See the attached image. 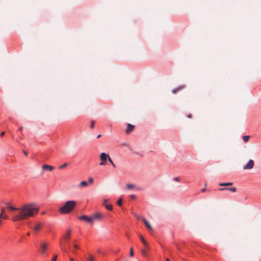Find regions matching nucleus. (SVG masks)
Instances as JSON below:
<instances>
[{
	"label": "nucleus",
	"instance_id": "obj_1",
	"mask_svg": "<svg viewBox=\"0 0 261 261\" xmlns=\"http://www.w3.org/2000/svg\"><path fill=\"white\" fill-rule=\"evenodd\" d=\"M8 208L11 211L19 210L20 212L12 218L13 221H17L27 219L30 217H33L37 214L39 211V208L34 204H25L20 208H16L11 206L9 203H7Z\"/></svg>",
	"mask_w": 261,
	"mask_h": 261
},
{
	"label": "nucleus",
	"instance_id": "obj_2",
	"mask_svg": "<svg viewBox=\"0 0 261 261\" xmlns=\"http://www.w3.org/2000/svg\"><path fill=\"white\" fill-rule=\"evenodd\" d=\"M76 202L74 200L66 201L64 205L60 207L59 212L61 214H67L70 213L76 206Z\"/></svg>",
	"mask_w": 261,
	"mask_h": 261
},
{
	"label": "nucleus",
	"instance_id": "obj_3",
	"mask_svg": "<svg viewBox=\"0 0 261 261\" xmlns=\"http://www.w3.org/2000/svg\"><path fill=\"white\" fill-rule=\"evenodd\" d=\"M49 246V243L47 241H41L40 242L38 251L41 256L46 257L48 256Z\"/></svg>",
	"mask_w": 261,
	"mask_h": 261
},
{
	"label": "nucleus",
	"instance_id": "obj_4",
	"mask_svg": "<svg viewBox=\"0 0 261 261\" xmlns=\"http://www.w3.org/2000/svg\"><path fill=\"white\" fill-rule=\"evenodd\" d=\"M44 223L41 222H37L32 227V229L34 233H37L40 231L43 228Z\"/></svg>",
	"mask_w": 261,
	"mask_h": 261
},
{
	"label": "nucleus",
	"instance_id": "obj_5",
	"mask_svg": "<svg viewBox=\"0 0 261 261\" xmlns=\"http://www.w3.org/2000/svg\"><path fill=\"white\" fill-rule=\"evenodd\" d=\"M109 155L105 153L102 152L100 154V158L101 161V162L100 163V165H106V161L107 160H108Z\"/></svg>",
	"mask_w": 261,
	"mask_h": 261
},
{
	"label": "nucleus",
	"instance_id": "obj_6",
	"mask_svg": "<svg viewBox=\"0 0 261 261\" xmlns=\"http://www.w3.org/2000/svg\"><path fill=\"white\" fill-rule=\"evenodd\" d=\"M80 220L85 221L89 223H92L93 221V218L90 217H88L86 215H83L79 217Z\"/></svg>",
	"mask_w": 261,
	"mask_h": 261
},
{
	"label": "nucleus",
	"instance_id": "obj_7",
	"mask_svg": "<svg viewBox=\"0 0 261 261\" xmlns=\"http://www.w3.org/2000/svg\"><path fill=\"white\" fill-rule=\"evenodd\" d=\"M92 218H93V220L94 219H98L102 220L105 218V216L103 215H102L101 213H97L94 214H93L92 216Z\"/></svg>",
	"mask_w": 261,
	"mask_h": 261
},
{
	"label": "nucleus",
	"instance_id": "obj_8",
	"mask_svg": "<svg viewBox=\"0 0 261 261\" xmlns=\"http://www.w3.org/2000/svg\"><path fill=\"white\" fill-rule=\"evenodd\" d=\"M254 166V161L252 160H250L248 162L247 164L244 167V169H251Z\"/></svg>",
	"mask_w": 261,
	"mask_h": 261
},
{
	"label": "nucleus",
	"instance_id": "obj_9",
	"mask_svg": "<svg viewBox=\"0 0 261 261\" xmlns=\"http://www.w3.org/2000/svg\"><path fill=\"white\" fill-rule=\"evenodd\" d=\"M135 128V126L134 125H132L131 124H127V127L125 130V133L126 134H129L131 133Z\"/></svg>",
	"mask_w": 261,
	"mask_h": 261
},
{
	"label": "nucleus",
	"instance_id": "obj_10",
	"mask_svg": "<svg viewBox=\"0 0 261 261\" xmlns=\"http://www.w3.org/2000/svg\"><path fill=\"white\" fill-rule=\"evenodd\" d=\"M42 168L44 170L51 171L54 169V167L50 165L44 164L42 166Z\"/></svg>",
	"mask_w": 261,
	"mask_h": 261
},
{
	"label": "nucleus",
	"instance_id": "obj_11",
	"mask_svg": "<svg viewBox=\"0 0 261 261\" xmlns=\"http://www.w3.org/2000/svg\"><path fill=\"white\" fill-rule=\"evenodd\" d=\"M219 191H230L232 192H235L236 191V188L235 187L231 188H222L219 189Z\"/></svg>",
	"mask_w": 261,
	"mask_h": 261
},
{
	"label": "nucleus",
	"instance_id": "obj_12",
	"mask_svg": "<svg viewBox=\"0 0 261 261\" xmlns=\"http://www.w3.org/2000/svg\"><path fill=\"white\" fill-rule=\"evenodd\" d=\"M142 221L144 222V224L146 226V227L150 230L152 229V227L149 222L146 220L145 218H142Z\"/></svg>",
	"mask_w": 261,
	"mask_h": 261
},
{
	"label": "nucleus",
	"instance_id": "obj_13",
	"mask_svg": "<svg viewBox=\"0 0 261 261\" xmlns=\"http://www.w3.org/2000/svg\"><path fill=\"white\" fill-rule=\"evenodd\" d=\"M71 232V230H68L66 231V234L64 236V239L66 240L67 241L70 239Z\"/></svg>",
	"mask_w": 261,
	"mask_h": 261
},
{
	"label": "nucleus",
	"instance_id": "obj_14",
	"mask_svg": "<svg viewBox=\"0 0 261 261\" xmlns=\"http://www.w3.org/2000/svg\"><path fill=\"white\" fill-rule=\"evenodd\" d=\"M107 202V200H105L104 201V206L109 211L112 210V205L111 204H106V203Z\"/></svg>",
	"mask_w": 261,
	"mask_h": 261
},
{
	"label": "nucleus",
	"instance_id": "obj_15",
	"mask_svg": "<svg viewBox=\"0 0 261 261\" xmlns=\"http://www.w3.org/2000/svg\"><path fill=\"white\" fill-rule=\"evenodd\" d=\"M185 88V86H179L177 88H174L173 89H172V92L174 94H175L178 91H179V90L181 89H183Z\"/></svg>",
	"mask_w": 261,
	"mask_h": 261
},
{
	"label": "nucleus",
	"instance_id": "obj_16",
	"mask_svg": "<svg viewBox=\"0 0 261 261\" xmlns=\"http://www.w3.org/2000/svg\"><path fill=\"white\" fill-rule=\"evenodd\" d=\"M60 248H61V250L64 252V253H67V250L66 249V246H64L62 243H60Z\"/></svg>",
	"mask_w": 261,
	"mask_h": 261
},
{
	"label": "nucleus",
	"instance_id": "obj_17",
	"mask_svg": "<svg viewBox=\"0 0 261 261\" xmlns=\"http://www.w3.org/2000/svg\"><path fill=\"white\" fill-rule=\"evenodd\" d=\"M232 185V182H223L219 184L220 186H231Z\"/></svg>",
	"mask_w": 261,
	"mask_h": 261
},
{
	"label": "nucleus",
	"instance_id": "obj_18",
	"mask_svg": "<svg viewBox=\"0 0 261 261\" xmlns=\"http://www.w3.org/2000/svg\"><path fill=\"white\" fill-rule=\"evenodd\" d=\"M88 186V183L86 181L83 180L81 182L80 186L81 187H86Z\"/></svg>",
	"mask_w": 261,
	"mask_h": 261
},
{
	"label": "nucleus",
	"instance_id": "obj_19",
	"mask_svg": "<svg viewBox=\"0 0 261 261\" xmlns=\"http://www.w3.org/2000/svg\"><path fill=\"white\" fill-rule=\"evenodd\" d=\"M140 239L141 241H142V243L144 244V245L146 246L147 245V242L145 240L144 238L142 236H140Z\"/></svg>",
	"mask_w": 261,
	"mask_h": 261
},
{
	"label": "nucleus",
	"instance_id": "obj_20",
	"mask_svg": "<svg viewBox=\"0 0 261 261\" xmlns=\"http://www.w3.org/2000/svg\"><path fill=\"white\" fill-rule=\"evenodd\" d=\"M9 217L5 214H0V219H8Z\"/></svg>",
	"mask_w": 261,
	"mask_h": 261
},
{
	"label": "nucleus",
	"instance_id": "obj_21",
	"mask_svg": "<svg viewBox=\"0 0 261 261\" xmlns=\"http://www.w3.org/2000/svg\"><path fill=\"white\" fill-rule=\"evenodd\" d=\"M94 256L92 255H89L87 258V261H94Z\"/></svg>",
	"mask_w": 261,
	"mask_h": 261
},
{
	"label": "nucleus",
	"instance_id": "obj_22",
	"mask_svg": "<svg viewBox=\"0 0 261 261\" xmlns=\"http://www.w3.org/2000/svg\"><path fill=\"white\" fill-rule=\"evenodd\" d=\"M249 138V136H244L243 137V141L244 142H247L248 141Z\"/></svg>",
	"mask_w": 261,
	"mask_h": 261
},
{
	"label": "nucleus",
	"instance_id": "obj_23",
	"mask_svg": "<svg viewBox=\"0 0 261 261\" xmlns=\"http://www.w3.org/2000/svg\"><path fill=\"white\" fill-rule=\"evenodd\" d=\"M67 165H68L67 163H64V164H62V165L60 166L59 167V169H62L65 168L66 167H67Z\"/></svg>",
	"mask_w": 261,
	"mask_h": 261
},
{
	"label": "nucleus",
	"instance_id": "obj_24",
	"mask_svg": "<svg viewBox=\"0 0 261 261\" xmlns=\"http://www.w3.org/2000/svg\"><path fill=\"white\" fill-rule=\"evenodd\" d=\"M122 198H119L117 202V204L119 205V206H121L122 205Z\"/></svg>",
	"mask_w": 261,
	"mask_h": 261
},
{
	"label": "nucleus",
	"instance_id": "obj_25",
	"mask_svg": "<svg viewBox=\"0 0 261 261\" xmlns=\"http://www.w3.org/2000/svg\"><path fill=\"white\" fill-rule=\"evenodd\" d=\"M126 187L130 189H132V188H134L135 187L134 185H133V184H127L126 185Z\"/></svg>",
	"mask_w": 261,
	"mask_h": 261
},
{
	"label": "nucleus",
	"instance_id": "obj_26",
	"mask_svg": "<svg viewBox=\"0 0 261 261\" xmlns=\"http://www.w3.org/2000/svg\"><path fill=\"white\" fill-rule=\"evenodd\" d=\"M108 161L111 163V164L114 168L116 167L115 165L114 164L110 157H109Z\"/></svg>",
	"mask_w": 261,
	"mask_h": 261
},
{
	"label": "nucleus",
	"instance_id": "obj_27",
	"mask_svg": "<svg viewBox=\"0 0 261 261\" xmlns=\"http://www.w3.org/2000/svg\"><path fill=\"white\" fill-rule=\"evenodd\" d=\"M94 125H95V121L92 120L91 121V124H90V127L91 128H93L94 127Z\"/></svg>",
	"mask_w": 261,
	"mask_h": 261
},
{
	"label": "nucleus",
	"instance_id": "obj_28",
	"mask_svg": "<svg viewBox=\"0 0 261 261\" xmlns=\"http://www.w3.org/2000/svg\"><path fill=\"white\" fill-rule=\"evenodd\" d=\"M134 215L135 216V217H136V218L139 220H142V217H141V216L140 215H137L136 214H134Z\"/></svg>",
	"mask_w": 261,
	"mask_h": 261
},
{
	"label": "nucleus",
	"instance_id": "obj_29",
	"mask_svg": "<svg viewBox=\"0 0 261 261\" xmlns=\"http://www.w3.org/2000/svg\"><path fill=\"white\" fill-rule=\"evenodd\" d=\"M57 257H58V255H54L51 260V261H56L57 260Z\"/></svg>",
	"mask_w": 261,
	"mask_h": 261
},
{
	"label": "nucleus",
	"instance_id": "obj_30",
	"mask_svg": "<svg viewBox=\"0 0 261 261\" xmlns=\"http://www.w3.org/2000/svg\"><path fill=\"white\" fill-rule=\"evenodd\" d=\"M129 254H130V256L133 257L134 256V251H133V248H131L130 249V252H129Z\"/></svg>",
	"mask_w": 261,
	"mask_h": 261
},
{
	"label": "nucleus",
	"instance_id": "obj_31",
	"mask_svg": "<svg viewBox=\"0 0 261 261\" xmlns=\"http://www.w3.org/2000/svg\"><path fill=\"white\" fill-rule=\"evenodd\" d=\"M88 181H89V183H90V184H92V183H93V178H92V177H90V178H89V179H88Z\"/></svg>",
	"mask_w": 261,
	"mask_h": 261
},
{
	"label": "nucleus",
	"instance_id": "obj_32",
	"mask_svg": "<svg viewBox=\"0 0 261 261\" xmlns=\"http://www.w3.org/2000/svg\"><path fill=\"white\" fill-rule=\"evenodd\" d=\"M73 247H74V248L75 249H80L79 246L77 245H76V244H74V245H73Z\"/></svg>",
	"mask_w": 261,
	"mask_h": 261
},
{
	"label": "nucleus",
	"instance_id": "obj_33",
	"mask_svg": "<svg viewBox=\"0 0 261 261\" xmlns=\"http://www.w3.org/2000/svg\"><path fill=\"white\" fill-rule=\"evenodd\" d=\"M173 180H174V181H179V177H174V178H173Z\"/></svg>",
	"mask_w": 261,
	"mask_h": 261
},
{
	"label": "nucleus",
	"instance_id": "obj_34",
	"mask_svg": "<svg viewBox=\"0 0 261 261\" xmlns=\"http://www.w3.org/2000/svg\"><path fill=\"white\" fill-rule=\"evenodd\" d=\"M142 254H143L144 255H145L146 254V252L144 250H142Z\"/></svg>",
	"mask_w": 261,
	"mask_h": 261
},
{
	"label": "nucleus",
	"instance_id": "obj_35",
	"mask_svg": "<svg viewBox=\"0 0 261 261\" xmlns=\"http://www.w3.org/2000/svg\"><path fill=\"white\" fill-rule=\"evenodd\" d=\"M4 213H5V210H4V208H2V210H1V214H4Z\"/></svg>",
	"mask_w": 261,
	"mask_h": 261
},
{
	"label": "nucleus",
	"instance_id": "obj_36",
	"mask_svg": "<svg viewBox=\"0 0 261 261\" xmlns=\"http://www.w3.org/2000/svg\"><path fill=\"white\" fill-rule=\"evenodd\" d=\"M4 135H5V132H2V133H1V137H3V136H4Z\"/></svg>",
	"mask_w": 261,
	"mask_h": 261
},
{
	"label": "nucleus",
	"instance_id": "obj_37",
	"mask_svg": "<svg viewBox=\"0 0 261 261\" xmlns=\"http://www.w3.org/2000/svg\"><path fill=\"white\" fill-rule=\"evenodd\" d=\"M23 153L25 155L27 156L28 155V152L26 151L23 150Z\"/></svg>",
	"mask_w": 261,
	"mask_h": 261
},
{
	"label": "nucleus",
	"instance_id": "obj_38",
	"mask_svg": "<svg viewBox=\"0 0 261 261\" xmlns=\"http://www.w3.org/2000/svg\"><path fill=\"white\" fill-rule=\"evenodd\" d=\"M187 117H188V118H191L192 117V115H191V114H188V115H187Z\"/></svg>",
	"mask_w": 261,
	"mask_h": 261
},
{
	"label": "nucleus",
	"instance_id": "obj_39",
	"mask_svg": "<svg viewBox=\"0 0 261 261\" xmlns=\"http://www.w3.org/2000/svg\"><path fill=\"white\" fill-rule=\"evenodd\" d=\"M136 197L135 195H131V198L132 199H134Z\"/></svg>",
	"mask_w": 261,
	"mask_h": 261
},
{
	"label": "nucleus",
	"instance_id": "obj_40",
	"mask_svg": "<svg viewBox=\"0 0 261 261\" xmlns=\"http://www.w3.org/2000/svg\"><path fill=\"white\" fill-rule=\"evenodd\" d=\"M205 190H206V189H205V188H203V189H202L201 190V192H205Z\"/></svg>",
	"mask_w": 261,
	"mask_h": 261
},
{
	"label": "nucleus",
	"instance_id": "obj_41",
	"mask_svg": "<svg viewBox=\"0 0 261 261\" xmlns=\"http://www.w3.org/2000/svg\"><path fill=\"white\" fill-rule=\"evenodd\" d=\"M72 252L75 254L76 255V252L75 250H73Z\"/></svg>",
	"mask_w": 261,
	"mask_h": 261
},
{
	"label": "nucleus",
	"instance_id": "obj_42",
	"mask_svg": "<svg viewBox=\"0 0 261 261\" xmlns=\"http://www.w3.org/2000/svg\"><path fill=\"white\" fill-rule=\"evenodd\" d=\"M70 261H74V259L72 257H70Z\"/></svg>",
	"mask_w": 261,
	"mask_h": 261
},
{
	"label": "nucleus",
	"instance_id": "obj_43",
	"mask_svg": "<svg viewBox=\"0 0 261 261\" xmlns=\"http://www.w3.org/2000/svg\"><path fill=\"white\" fill-rule=\"evenodd\" d=\"M101 137V135H98L97 136V138H99Z\"/></svg>",
	"mask_w": 261,
	"mask_h": 261
},
{
	"label": "nucleus",
	"instance_id": "obj_44",
	"mask_svg": "<svg viewBox=\"0 0 261 261\" xmlns=\"http://www.w3.org/2000/svg\"><path fill=\"white\" fill-rule=\"evenodd\" d=\"M62 243V244L64 246H66V243H63V242H61Z\"/></svg>",
	"mask_w": 261,
	"mask_h": 261
},
{
	"label": "nucleus",
	"instance_id": "obj_45",
	"mask_svg": "<svg viewBox=\"0 0 261 261\" xmlns=\"http://www.w3.org/2000/svg\"><path fill=\"white\" fill-rule=\"evenodd\" d=\"M2 224V221L0 220V226Z\"/></svg>",
	"mask_w": 261,
	"mask_h": 261
},
{
	"label": "nucleus",
	"instance_id": "obj_46",
	"mask_svg": "<svg viewBox=\"0 0 261 261\" xmlns=\"http://www.w3.org/2000/svg\"><path fill=\"white\" fill-rule=\"evenodd\" d=\"M166 261H170V260L169 259V258H167L166 259Z\"/></svg>",
	"mask_w": 261,
	"mask_h": 261
},
{
	"label": "nucleus",
	"instance_id": "obj_47",
	"mask_svg": "<svg viewBox=\"0 0 261 261\" xmlns=\"http://www.w3.org/2000/svg\"><path fill=\"white\" fill-rule=\"evenodd\" d=\"M30 232H28V233H27V236H30Z\"/></svg>",
	"mask_w": 261,
	"mask_h": 261
}]
</instances>
